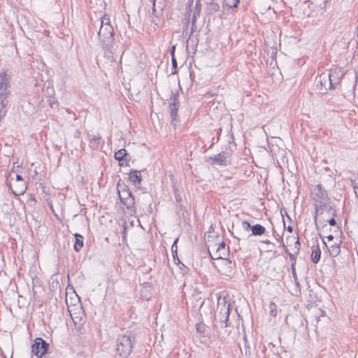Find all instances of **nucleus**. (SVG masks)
<instances>
[{
    "label": "nucleus",
    "instance_id": "obj_1",
    "mask_svg": "<svg viewBox=\"0 0 358 358\" xmlns=\"http://www.w3.org/2000/svg\"><path fill=\"white\" fill-rule=\"evenodd\" d=\"M114 35V29L111 24H101L98 36L102 43L103 48L108 50L110 52L115 51Z\"/></svg>",
    "mask_w": 358,
    "mask_h": 358
},
{
    "label": "nucleus",
    "instance_id": "obj_2",
    "mask_svg": "<svg viewBox=\"0 0 358 358\" xmlns=\"http://www.w3.org/2000/svg\"><path fill=\"white\" fill-rule=\"evenodd\" d=\"M230 308L231 304L226 301L225 298L222 299L220 296L218 297L215 317L219 321L221 328H225L229 325L228 322Z\"/></svg>",
    "mask_w": 358,
    "mask_h": 358
},
{
    "label": "nucleus",
    "instance_id": "obj_3",
    "mask_svg": "<svg viewBox=\"0 0 358 358\" xmlns=\"http://www.w3.org/2000/svg\"><path fill=\"white\" fill-rule=\"evenodd\" d=\"M131 333L127 331L124 334L120 335L116 341V350L120 356L128 357L132 351Z\"/></svg>",
    "mask_w": 358,
    "mask_h": 358
},
{
    "label": "nucleus",
    "instance_id": "obj_4",
    "mask_svg": "<svg viewBox=\"0 0 358 358\" xmlns=\"http://www.w3.org/2000/svg\"><path fill=\"white\" fill-rule=\"evenodd\" d=\"M119 199L126 208L131 213L136 212L134 197L126 185L117 184Z\"/></svg>",
    "mask_w": 358,
    "mask_h": 358
},
{
    "label": "nucleus",
    "instance_id": "obj_5",
    "mask_svg": "<svg viewBox=\"0 0 358 358\" xmlns=\"http://www.w3.org/2000/svg\"><path fill=\"white\" fill-rule=\"evenodd\" d=\"M317 89L320 94H324L327 92L328 90L333 89L331 78L327 72L322 73L319 77L317 78Z\"/></svg>",
    "mask_w": 358,
    "mask_h": 358
},
{
    "label": "nucleus",
    "instance_id": "obj_6",
    "mask_svg": "<svg viewBox=\"0 0 358 358\" xmlns=\"http://www.w3.org/2000/svg\"><path fill=\"white\" fill-rule=\"evenodd\" d=\"M48 347L49 343L45 340L41 338H36L31 345V351L38 357H41L47 353Z\"/></svg>",
    "mask_w": 358,
    "mask_h": 358
},
{
    "label": "nucleus",
    "instance_id": "obj_7",
    "mask_svg": "<svg viewBox=\"0 0 358 358\" xmlns=\"http://www.w3.org/2000/svg\"><path fill=\"white\" fill-rule=\"evenodd\" d=\"M314 199L316 202L319 203L320 206H324L328 200L327 193L322 189V186L318 184L315 186L313 190Z\"/></svg>",
    "mask_w": 358,
    "mask_h": 358
},
{
    "label": "nucleus",
    "instance_id": "obj_8",
    "mask_svg": "<svg viewBox=\"0 0 358 358\" xmlns=\"http://www.w3.org/2000/svg\"><path fill=\"white\" fill-rule=\"evenodd\" d=\"M232 152V149L231 148H229V150L226 149L225 151L220 152L212 157L213 164H218L222 166H227L229 162V158Z\"/></svg>",
    "mask_w": 358,
    "mask_h": 358
},
{
    "label": "nucleus",
    "instance_id": "obj_9",
    "mask_svg": "<svg viewBox=\"0 0 358 358\" xmlns=\"http://www.w3.org/2000/svg\"><path fill=\"white\" fill-rule=\"evenodd\" d=\"M229 248L224 242L218 244L215 252L213 255L210 254L211 258L213 259H225L229 255Z\"/></svg>",
    "mask_w": 358,
    "mask_h": 358
},
{
    "label": "nucleus",
    "instance_id": "obj_10",
    "mask_svg": "<svg viewBox=\"0 0 358 358\" xmlns=\"http://www.w3.org/2000/svg\"><path fill=\"white\" fill-rule=\"evenodd\" d=\"M171 103L169 104L170 115L172 119V123L177 121L178 110L180 106L179 100L176 95L173 94L171 97Z\"/></svg>",
    "mask_w": 358,
    "mask_h": 358
},
{
    "label": "nucleus",
    "instance_id": "obj_11",
    "mask_svg": "<svg viewBox=\"0 0 358 358\" xmlns=\"http://www.w3.org/2000/svg\"><path fill=\"white\" fill-rule=\"evenodd\" d=\"M115 159L119 162L120 166H123L124 164L127 166V162L131 159V158L129 157L127 151L124 148L115 152Z\"/></svg>",
    "mask_w": 358,
    "mask_h": 358
},
{
    "label": "nucleus",
    "instance_id": "obj_12",
    "mask_svg": "<svg viewBox=\"0 0 358 358\" xmlns=\"http://www.w3.org/2000/svg\"><path fill=\"white\" fill-rule=\"evenodd\" d=\"M157 0H154L153 1L152 8V14L155 17V18H153L152 17V19L150 20V22L152 24H154L155 25L159 26V19L163 15V10H160V8H158L157 7Z\"/></svg>",
    "mask_w": 358,
    "mask_h": 358
},
{
    "label": "nucleus",
    "instance_id": "obj_13",
    "mask_svg": "<svg viewBox=\"0 0 358 358\" xmlns=\"http://www.w3.org/2000/svg\"><path fill=\"white\" fill-rule=\"evenodd\" d=\"M89 146L94 150H98L101 144H103V141L100 135L95 136L88 134Z\"/></svg>",
    "mask_w": 358,
    "mask_h": 358
},
{
    "label": "nucleus",
    "instance_id": "obj_14",
    "mask_svg": "<svg viewBox=\"0 0 358 358\" xmlns=\"http://www.w3.org/2000/svg\"><path fill=\"white\" fill-rule=\"evenodd\" d=\"M327 73L329 75V78H331V83L332 84L333 89H334L335 86L338 85L341 80L343 74L339 69H334V71H330Z\"/></svg>",
    "mask_w": 358,
    "mask_h": 358
},
{
    "label": "nucleus",
    "instance_id": "obj_15",
    "mask_svg": "<svg viewBox=\"0 0 358 358\" xmlns=\"http://www.w3.org/2000/svg\"><path fill=\"white\" fill-rule=\"evenodd\" d=\"M222 0H204L207 5L208 14L212 15L217 13L220 10V3Z\"/></svg>",
    "mask_w": 358,
    "mask_h": 358
},
{
    "label": "nucleus",
    "instance_id": "obj_16",
    "mask_svg": "<svg viewBox=\"0 0 358 358\" xmlns=\"http://www.w3.org/2000/svg\"><path fill=\"white\" fill-rule=\"evenodd\" d=\"M129 179L134 185H139L141 182V172L137 170H131L129 173Z\"/></svg>",
    "mask_w": 358,
    "mask_h": 358
},
{
    "label": "nucleus",
    "instance_id": "obj_17",
    "mask_svg": "<svg viewBox=\"0 0 358 358\" xmlns=\"http://www.w3.org/2000/svg\"><path fill=\"white\" fill-rule=\"evenodd\" d=\"M10 79V76L7 74V71L2 69V71L0 73V88L2 87H9V81Z\"/></svg>",
    "mask_w": 358,
    "mask_h": 358
},
{
    "label": "nucleus",
    "instance_id": "obj_18",
    "mask_svg": "<svg viewBox=\"0 0 358 358\" xmlns=\"http://www.w3.org/2000/svg\"><path fill=\"white\" fill-rule=\"evenodd\" d=\"M27 190V184L25 181H21L20 183L16 182L15 189H12L13 193L16 195H22Z\"/></svg>",
    "mask_w": 358,
    "mask_h": 358
},
{
    "label": "nucleus",
    "instance_id": "obj_19",
    "mask_svg": "<svg viewBox=\"0 0 358 358\" xmlns=\"http://www.w3.org/2000/svg\"><path fill=\"white\" fill-rule=\"evenodd\" d=\"M324 244L327 248L329 255L331 257H337L341 252V248L339 243H334L331 245H327V243L323 241Z\"/></svg>",
    "mask_w": 358,
    "mask_h": 358
},
{
    "label": "nucleus",
    "instance_id": "obj_20",
    "mask_svg": "<svg viewBox=\"0 0 358 358\" xmlns=\"http://www.w3.org/2000/svg\"><path fill=\"white\" fill-rule=\"evenodd\" d=\"M321 250L319 245L313 246L311 252V260L314 264H317L320 259Z\"/></svg>",
    "mask_w": 358,
    "mask_h": 358
},
{
    "label": "nucleus",
    "instance_id": "obj_21",
    "mask_svg": "<svg viewBox=\"0 0 358 358\" xmlns=\"http://www.w3.org/2000/svg\"><path fill=\"white\" fill-rule=\"evenodd\" d=\"M75 243H74V250L76 252H79L82 248L83 247V236L79 234H75Z\"/></svg>",
    "mask_w": 358,
    "mask_h": 358
},
{
    "label": "nucleus",
    "instance_id": "obj_22",
    "mask_svg": "<svg viewBox=\"0 0 358 358\" xmlns=\"http://www.w3.org/2000/svg\"><path fill=\"white\" fill-rule=\"evenodd\" d=\"M252 234L253 236H262L266 231L264 226L257 224L251 227Z\"/></svg>",
    "mask_w": 358,
    "mask_h": 358
},
{
    "label": "nucleus",
    "instance_id": "obj_23",
    "mask_svg": "<svg viewBox=\"0 0 358 358\" xmlns=\"http://www.w3.org/2000/svg\"><path fill=\"white\" fill-rule=\"evenodd\" d=\"M239 0H223V6H227L229 8H236L239 3Z\"/></svg>",
    "mask_w": 358,
    "mask_h": 358
},
{
    "label": "nucleus",
    "instance_id": "obj_24",
    "mask_svg": "<svg viewBox=\"0 0 358 358\" xmlns=\"http://www.w3.org/2000/svg\"><path fill=\"white\" fill-rule=\"evenodd\" d=\"M10 94L8 87L0 88V101H8L7 97Z\"/></svg>",
    "mask_w": 358,
    "mask_h": 358
},
{
    "label": "nucleus",
    "instance_id": "obj_25",
    "mask_svg": "<svg viewBox=\"0 0 358 358\" xmlns=\"http://www.w3.org/2000/svg\"><path fill=\"white\" fill-rule=\"evenodd\" d=\"M8 101H0V120L5 117L6 114V106Z\"/></svg>",
    "mask_w": 358,
    "mask_h": 358
},
{
    "label": "nucleus",
    "instance_id": "obj_26",
    "mask_svg": "<svg viewBox=\"0 0 358 358\" xmlns=\"http://www.w3.org/2000/svg\"><path fill=\"white\" fill-rule=\"evenodd\" d=\"M201 10V3L200 2V0H197L196 5H195V10L193 12L192 15H195L196 18L197 16H199Z\"/></svg>",
    "mask_w": 358,
    "mask_h": 358
},
{
    "label": "nucleus",
    "instance_id": "obj_27",
    "mask_svg": "<svg viewBox=\"0 0 358 358\" xmlns=\"http://www.w3.org/2000/svg\"><path fill=\"white\" fill-rule=\"evenodd\" d=\"M277 314V306L275 303H270V315L275 317Z\"/></svg>",
    "mask_w": 358,
    "mask_h": 358
},
{
    "label": "nucleus",
    "instance_id": "obj_28",
    "mask_svg": "<svg viewBox=\"0 0 358 358\" xmlns=\"http://www.w3.org/2000/svg\"><path fill=\"white\" fill-rule=\"evenodd\" d=\"M196 21V18L195 15H192V17H191V24H192L191 32L192 33H193V32L196 31L197 28H196V27L195 25Z\"/></svg>",
    "mask_w": 358,
    "mask_h": 358
},
{
    "label": "nucleus",
    "instance_id": "obj_29",
    "mask_svg": "<svg viewBox=\"0 0 358 358\" xmlns=\"http://www.w3.org/2000/svg\"><path fill=\"white\" fill-rule=\"evenodd\" d=\"M166 6V0H157V7L160 8V10H164Z\"/></svg>",
    "mask_w": 358,
    "mask_h": 358
},
{
    "label": "nucleus",
    "instance_id": "obj_30",
    "mask_svg": "<svg viewBox=\"0 0 358 358\" xmlns=\"http://www.w3.org/2000/svg\"><path fill=\"white\" fill-rule=\"evenodd\" d=\"M101 24H110L109 17L106 15H103L101 19Z\"/></svg>",
    "mask_w": 358,
    "mask_h": 358
},
{
    "label": "nucleus",
    "instance_id": "obj_31",
    "mask_svg": "<svg viewBox=\"0 0 358 358\" xmlns=\"http://www.w3.org/2000/svg\"><path fill=\"white\" fill-rule=\"evenodd\" d=\"M178 266L182 275L187 273L189 269L184 264H178Z\"/></svg>",
    "mask_w": 358,
    "mask_h": 358
},
{
    "label": "nucleus",
    "instance_id": "obj_32",
    "mask_svg": "<svg viewBox=\"0 0 358 358\" xmlns=\"http://www.w3.org/2000/svg\"><path fill=\"white\" fill-rule=\"evenodd\" d=\"M178 238H177L174 241V242H173V245H171V252H172L173 255H174V254H176V252H177V243H178Z\"/></svg>",
    "mask_w": 358,
    "mask_h": 358
},
{
    "label": "nucleus",
    "instance_id": "obj_33",
    "mask_svg": "<svg viewBox=\"0 0 358 358\" xmlns=\"http://www.w3.org/2000/svg\"><path fill=\"white\" fill-rule=\"evenodd\" d=\"M296 253L295 254L289 253V259L292 261L291 265H294V266L296 265Z\"/></svg>",
    "mask_w": 358,
    "mask_h": 358
},
{
    "label": "nucleus",
    "instance_id": "obj_34",
    "mask_svg": "<svg viewBox=\"0 0 358 358\" xmlns=\"http://www.w3.org/2000/svg\"><path fill=\"white\" fill-rule=\"evenodd\" d=\"M294 248L296 249V255H298L300 250V242L299 238H297L294 243Z\"/></svg>",
    "mask_w": 358,
    "mask_h": 358
},
{
    "label": "nucleus",
    "instance_id": "obj_35",
    "mask_svg": "<svg viewBox=\"0 0 358 358\" xmlns=\"http://www.w3.org/2000/svg\"><path fill=\"white\" fill-rule=\"evenodd\" d=\"M242 225H243V227L244 228V229H245V230H248L249 229H251V227H252L250 225V224L248 221H243L242 222Z\"/></svg>",
    "mask_w": 358,
    "mask_h": 358
},
{
    "label": "nucleus",
    "instance_id": "obj_36",
    "mask_svg": "<svg viewBox=\"0 0 358 358\" xmlns=\"http://www.w3.org/2000/svg\"><path fill=\"white\" fill-rule=\"evenodd\" d=\"M171 64H172L173 69H176L178 65H177V60L175 57H171Z\"/></svg>",
    "mask_w": 358,
    "mask_h": 358
},
{
    "label": "nucleus",
    "instance_id": "obj_37",
    "mask_svg": "<svg viewBox=\"0 0 358 358\" xmlns=\"http://www.w3.org/2000/svg\"><path fill=\"white\" fill-rule=\"evenodd\" d=\"M196 331L199 333H204V331H205L204 327L199 324H196Z\"/></svg>",
    "mask_w": 358,
    "mask_h": 358
},
{
    "label": "nucleus",
    "instance_id": "obj_38",
    "mask_svg": "<svg viewBox=\"0 0 358 358\" xmlns=\"http://www.w3.org/2000/svg\"><path fill=\"white\" fill-rule=\"evenodd\" d=\"M328 212H329V213H331V214L333 215V217L336 216V210H335L334 208L330 207V208H329V210H328Z\"/></svg>",
    "mask_w": 358,
    "mask_h": 358
},
{
    "label": "nucleus",
    "instance_id": "obj_39",
    "mask_svg": "<svg viewBox=\"0 0 358 358\" xmlns=\"http://www.w3.org/2000/svg\"><path fill=\"white\" fill-rule=\"evenodd\" d=\"M292 273L294 279H296V273L295 270V266L291 265Z\"/></svg>",
    "mask_w": 358,
    "mask_h": 358
},
{
    "label": "nucleus",
    "instance_id": "obj_40",
    "mask_svg": "<svg viewBox=\"0 0 358 358\" xmlns=\"http://www.w3.org/2000/svg\"><path fill=\"white\" fill-rule=\"evenodd\" d=\"M176 48V45H172V47L171 48V50H170V53H171V57H175Z\"/></svg>",
    "mask_w": 358,
    "mask_h": 358
},
{
    "label": "nucleus",
    "instance_id": "obj_41",
    "mask_svg": "<svg viewBox=\"0 0 358 358\" xmlns=\"http://www.w3.org/2000/svg\"><path fill=\"white\" fill-rule=\"evenodd\" d=\"M328 222L330 226H335L336 224V222L334 217L332 218H331L330 220H329Z\"/></svg>",
    "mask_w": 358,
    "mask_h": 358
},
{
    "label": "nucleus",
    "instance_id": "obj_42",
    "mask_svg": "<svg viewBox=\"0 0 358 358\" xmlns=\"http://www.w3.org/2000/svg\"><path fill=\"white\" fill-rule=\"evenodd\" d=\"M15 178H16V182L17 183H20L21 181H24V180L22 179V176H20V175H16L15 176Z\"/></svg>",
    "mask_w": 358,
    "mask_h": 358
},
{
    "label": "nucleus",
    "instance_id": "obj_43",
    "mask_svg": "<svg viewBox=\"0 0 358 358\" xmlns=\"http://www.w3.org/2000/svg\"><path fill=\"white\" fill-rule=\"evenodd\" d=\"M353 187H354V189H355V193L357 197L358 198V182L356 183V185H355L353 186Z\"/></svg>",
    "mask_w": 358,
    "mask_h": 358
},
{
    "label": "nucleus",
    "instance_id": "obj_44",
    "mask_svg": "<svg viewBox=\"0 0 358 358\" xmlns=\"http://www.w3.org/2000/svg\"><path fill=\"white\" fill-rule=\"evenodd\" d=\"M176 200L177 202H180L182 201V197L180 194H176Z\"/></svg>",
    "mask_w": 358,
    "mask_h": 358
},
{
    "label": "nucleus",
    "instance_id": "obj_45",
    "mask_svg": "<svg viewBox=\"0 0 358 358\" xmlns=\"http://www.w3.org/2000/svg\"><path fill=\"white\" fill-rule=\"evenodd\" d=\"M318 210H319V209H318L317 206H316V207H315V215L314 217V220H315V222H317Z\"/></svg>",
    "mask_w": 358,
    "mask_h": 358
},
{
    "label": "nucleus",
    "instance_id": "obj_46",
    "mask_svg": "<svg viewBox=\"0 0 358 358\" xmlns=\"http://www.w3.org/2000/svg\"><path fill=\"white\" fill-rule=\"evenodd\" d=\"M327 240H328L329 241H333V240H334V236H333V235H331V234H330V235H329V236H327Z\"/></svg>",
    "mask_w": 358,
    "mask_h": 358
},
{
    "label": "nucleus",
    "instance_id": "obj_47",
    "mask_svg": "<svg viewBox=\"0 0 358 358\" xmlns=\"http://www.w3.org/2000/svg\"><path fill=\"white\" fill-rule=\"evenodd\" d=\"M234 136L231 135L230 139L229 140V143H234Z\"/></svg>",
    "mask_w": 358,
    "mask_h": 358
},
{
    "label": "nucleus",
    "instance_id": "obj_48",
    "mask_svg": "<svg viewBox=\"0 0 358 358\" xmlns=\"http://www.w3.org/2000/svg\"><path fill=\"white\" fill-rule=\"evenodd\" d=\"M282 246L285 248V251L286 254H287V255L289 256V253H290V252L288 250V249L285 248V245H284L283 243H282Z\"/></svg>",
    "mask_w": 358,
    "mask_h": 358
},
{
    "label": "nucleus",
    "instance_id": "obj_49",
    "mask_svg": "<svg viewBox=\"0 0 358 358\" xmlns=\"http://www.w3.org/2000/svg\"><path fill=\"white\" fill-rule=\"evenodd\" d=\"M287 229L289 232H292V231H293V228L291 226L287 227Z\"/></svg>",
    "mask_w": 358,
    "mask_h": 358
},
{
    "label": "nucleus",
    "instance_id": "obj_50",
    "mask_svg": "<svg viewBox=\"0 0 358 358\" xmlns=\"http://www.w3.org/2000/svg\"><path fill=\"white\" fill-rule=\"evenodd\" d=\"M176 264H182V263L180 261L179 258H178V257H177V258H176Z\"/></svg>",
    "mask_w": 358,
    "mask_h": 358
},
{
    "label": "nucleus",
    "instance_id": "obj_51",
    "mask_svg": "<svg viewBox=\"0 0 358 358\" xmlns=\"http://www.w3.org/2000/svg\"><path fill=\"white\" fill-rule=\"evenodd\" d=\"M173 257L174 262L176 263V258L178 257V255H176V254H174V255H173Z\"/></svg>",
    "mask_w": 358,
    "mask_h": 358
},
{
    "label": "nucleus",
    "instance_id": "obj_52",
    "mask_svg": "<svg viewBox=\"0 0 358 358\" xmlns=\"http://www.w3.org/2000/svg\"><path fill=\"white\" fill-rule=\"evenodd\" d=\"M318 311L320 312V315L322 316L324 314V311L321 309H318Z\"/></svg>",
    "mask_w": 358,
    "mask_h": 358
},
{
    "label": "nucleus",
    "instance_id": "obj_53",
    "mask_svg": "<svg viewBox=\"0 0 358 358\" xmlns=\"http://www.w3.org/2000/svg\"><path fill=\"white\" fill-rule=\"evenodd\" d=\"M264 243H266V244H269L270 243V241L266 240V241H264Z\"/></svg>",
    "mask_w": 358,
    "mask_h": 358
},
{
    "label": "nucleus",
    "instance_id": "obj_54",
    "mask_svg": "<svg viewBox=\"0 0 358 358\" xmlns=\"http://www.w3.org/2000/svg\"><path fill=\"white\" fill-rule=\"evenodd\" d=\"M190 1L192 3L193 1L192 0H189V3H190Z\"/></svg>",
    "mask_w": 358,
    "mask_h": 358
},
{
    "label": "nucleus",
    "instance_id": "obj_55",
    "mask_svg": "<svg viewBox=\"0 0 358 358\" xmlns=\"http://www.w3.org/2000/svg\"><path fill=\"white\" fill-rule=\"evenodd\" d=\"M194 358H199V357H194Z\"/></svg>",
    "mask_w": 358,
    "mask_h": 358
}]
</instances>
